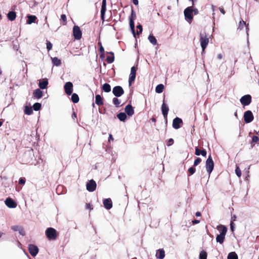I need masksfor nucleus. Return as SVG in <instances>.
<instances>
[{
	"mask_svg": "<svg viewBox=\"0 0 259 259\" xmlns=\"http://www.w3.org/2000/svg\"><path fill=\"white\" fill-rule=\"evenodd\" d=\"M217 229L220 232V234L218 235L216 237V240L218 242L222 244L225 240V236L227 231V228L225 226L220 225L217 226Z\"/></svg>",
	"mask_w": 259,
	"mask_h": 259,
	"instance_id": "1",
	"label": "nucleus"
},
{
	"mask_svg": "<svg viewBox=\"0 0 259 259\" xmlns=\"http://www.w3.org/2000/svg\"><path fill=\"white\" fill-rule=\"evenodd\" d=\"M47 238L50 240H56L58 236L57 231L53 228H48L45 231Z\"/></svg>",
	"mask_w": 259,
	"mask_h": 259,
	"instance_id": "2",
	"label": "nucleus"
},
{
	"mask_svg": "<svg viewBox=\"0 0 259 259\" xmlns=\"http://www.w3.org/2000/svg\"><path fill=\"white\" fill-rule=\"evenodd\" d=\"M200 42L202 51L204 52L209 42V38L205 32L200 33Z\"/></svg>",
	"mask_w": 259,
	"mask_h": 259,
	"instance_id": "3",
	"label": "nucleus"
},
{
	"mask_svg": "<svg viewBox=\"0 0 259 259\" xmlns=\"http://www.w3.org/2000/svg\"><path fill=\"white\" fill-rule=\"evenodd\" d=\"M214 162L211 155H209L206 160L205 167L207 172L210 175L214 168Z\"/></svg>",
	"mask_w": 259,
	"mask_h": 259,
	"instance_id": "4",
	"label": "nucleus"
},
{
	"mask_svg": "<svg viewBox=\"0 0 259 259\" xmlns=\"http://www.w3.org/2000/svg\"><path fill=\"white\" fill-rule=\"evenodd\" d=\"M185 17L186 19L190 23L191 22V21L193 20V7L192 6L188 7L185 10L184 12Z\"/></svg>",
	"mask_w": 259,
	"mask_h": 259,
	"instance_id": "5",
	"label": "nucleus"
},
{
	"mask_svg": "<svg viewBox=\"0 0 259 259\" xmlns=\"http://www.w3.org/2000/svg\"><path fill=\"white\" fill-rule=\"evenodd\" d=\"M251 96L248 94L242 96L240 99L241 104L244 106L249 105L251 103Z\"/></svg>",
	"mask_w": 259,
	"mask_h": 259,
	"instance_id": "6",
	"label": "nucleus"
},
{
	"mask_svg": "<svg viewBox=\"0 0 259 259\" xmlns=\"http://www.w3.org/2000/svg\"><path fill=\"white\" fill-rule=\"evenodd\" d=\"M243 118L245 122L250 123L253 120L254 116L251 111L247 110L244 112Z\"/></svg>",
	"mask_w": 259,
	"mask_h": 259,
	"instance_id": "7",
	"label": "nucleus"
},
{
	"mask_svg": "<svg viewBox=\"0 0 259 259\" xmlns=\"http://www.w3.org/2000/svg\"><path fill=\"white\" fill-rule=\"evenodd\" d=\"M73 34L75 39L79 40L81 38L82 32L79 26L75 25L73 28Z\"/></svg>",
	"mask_w": 259,
	"mask_h": 259,
	"instance_id": "8",
	"label": "nucleus"
},
{
	"mask_svg": "<svg viewBox=\"0 0 259 259\" xmlns=\"http://www.w3.org/2000/svg\"><path fill=\"white\" fill-rule=\"evenodd\" d=\"M113 95L116 97H119L124 94V90L120 86H115L112 90Z\"/></svg>",
	"mask_w": 259,
	"mask_h": 259,
	"instance_id": "9",
	"label": "nucleus"
},
{
	"mask_svg": "<svg viewBox=\"0 0 259 259\" xmlns=\"http://www.w3.org/2000/svg\"><path fill=\"white\" fill-rule=\"evenodd\" d=\"M86 187L87 190L92 192L95 191L97 187V184L94 180H91L87 183Z\"/></svg>",
	"mask_w": 259,
	"mask_h": 259,
	"instance_id": "10",
	"label": "nucleus"
},
{
	"mask_svg": "<svg viewBox=\"0 0 259 259\" xmlns=\"http://www.w3.org/2000/svg\"><path fill=\"white\" fill-rule=\"evenodd\" d=\"M28 249L29 252V253L32 256H35L37 255L39 249L37 246L34 244H29L28 246Z\"/></svg>",
	"mask_w": 259,
	"mask_h": 259,
	"instance_id": "11",
	"label": "nucleus"
},
{
	"mask_svg": "<svg viewBox=\"0 0 259 259\" xmlns=\"http://www.w3.org/2000/svg\"><path fill=\"white\" fill-rule=\"evenodd\" d=\"M137 68L133 66L131 68V73L129 76L128 83L129 85H131L132 82L135 80L136 76Z\"/></svg>",
	"mask_w": 259,
	"mask_h": 259,
	"instance_id": "12",
	"label": "nucleus"
},
{
	"mask_svg": "<svg viewBox=\"0 0 259 259\" xmlns=\"http://www.w3.org/2000/svg\"><path fill=\"white\" fill-rule=\"evenodd\" d=\"M161 111L163 115L164 118L167 122V114L169 111V108L167 105L164 103V100L163 101V103L161 106Z\"/></svg>",
	"mask_w": 259,
	"mask_h": 259,
	"instance_id": "13",
	"label": "nucleus"
},
{
	"mask_svg": "<svg viewBox=\"0 0 259 259\" xmlns=\"http://www.w3.org/2000/svg\"><path fill=\"white\" fill-rule=\"evenodd\" d=\"M73 84L71 82H67L64 85V90L67 95H70L73 92Z\"/></svg>",
	"mask_w": 259,
	"mask_h": 259,
	"instance_id": "14",
	"label": "nucleus"
},
{
	"mask_svg": "<svg viewBox=\"0 0 259 259\" xmlns=\"http://www.w3.org/2000/svg\"><path fill=\"white\" fill-rule=\"evenodd\" d=\"M183 120L179 117H176L172 121V127L175 129L180 128L183 125Z\"/></svg>",
	"mask_w": 259,
	"mask_h": 259,
	"instance_id": "15",
	"label": "nucleus"
},
{
	"mask_svg": "<svg viewBox=\"0 0 259 259\" xmlns=\"http://www.w3.org/2000/svg\"><path fill=\"white\" fill-rule=\"evenodd\" d=\"M5 204L8 207L11 208H15L17 205V203L10 197H8L6 199Z\"/></svg>",
	"mask_w": 259,
	"mask_h": 259,
	"instance_id": "16",
	"label": "nucleus"
},
{
	"mask_svg": "<svg viewBox=\"0 0 259 259\" xmlns=\"http://www.w3.org/2000/svg\"><path fill=\"white\" fill-rule=\"evenodd\" d=\"M106 11V0H103L101 10V19L104 21L105 20V14Z\"/></svg>",
	"mask_w": 259,
	"mask_h": 259,
	"instance_id": "17",
	"label": "nucleus"
},
{
	"mask_svg": "<svg viewBox=\"0 0 259 259\" xmlns=\"http://www.w3.org/2000/svg\"><path fill=\"white\" fill-rule=\"evenodd\" d=\"M104 206L107 209H110L112 207V201L110 198H106L103 201Z\"/></svg>",
	"mask_w": 259,
	"mask_h": 259,
	"instance_id": "18",
	"label": "nucleus"
},
{
	"mask_svg": "<svg viewBox=\"0 0 259 259\" xmlns=\"http://www.w3.org/2000/svg\"><path fill=\"white\" fill-rule=\"evenodd\" d=\"M49 84L47 78H44L39 80L38 86L40 89H45Z\"/></svg>",
	"mask_w": 259,
	"mask_h": 259,
	"instance_id": "19",
	"label": "nucleus"
},
{
	"mask_svg": "<svg viewBox=\"0 0 259 259\" xmlns=\"http://www.w3.org/2000/svg\"><path fill=\"white\" fill-rule=\"evenodd\" d=\"M124 110L126 114L129 116H131L134 114V110L131 104L127 105L125 106Z\"/></svg>",
	"mask_w": 259,
	"mask_h": 259,
	"instance_id": "20",
	"label": "nucleus"
},
{
	"mask_svg": "<svg viewBox=\"0 0 259 259\" xmlns=\"http://www.w3.org/2000/svg\"><path fill=\"white\" fill-rule=\"evenodd\" d=\"M165 251L163 248L159 249L156 250L155 255L156 258L159 259H163L165 257Z\"/></svg>",
	"mask_w": 259,
	"mask_h": 259,
	"instance_id": "21",
	"label": "nucleus"
},
{
	"mask_svg": "<svg viewBox=\"0 0 259 259\" xmlns=\"http://www.w3.org/2000/svg\"><path fill=\"white\" fill-rule=\"evenodd\" d=\"M195 155L199 156L200 155H201L202 156L206 157L207 152L206 151L203 149L202 150L199 149L198 147H195Z\"/></svg>",
	"mask_w": 259,
	"mask_h": 259,
	"instance_id": "22",
	"label": "nucleus"
},
{
	"mask_svg": "<svg viewBox=\"0 0 259 259\" xmlns=\"http://www.w3.org/2000/svg\"><path fill=\"white\" fill-rule=\"evenodd\" d=\"M43 95L42 92L40 89H37L33 91V96L36 99H40Z\"/></svg>",
	"mask_w": 259,
	"mask_h": 259,
	"instance_id": "23",
	"label": "nucleus"
},
{
	"mask_svg": "<svg viewBox=\"0 0 259 259\" xmlns=\"http://www.w3.org/2000/svg\"><path fill=\"white\" fill-rule=\"evenodd\" d=\"M95 103L98 106L103 105V98L100 95H97L95 97Z\"/></svg>",
	"mask_w": 259,
	"mask_h": 259,
	"instance_id": "24",
	"label": "nucleus"
},
{
	"mask_svg": "<svg viewBox=\"0 0 259 259\" xmlns=\"http://www.w3.org/2000/svg\"><path fill=\"white\" fill-rule=\"evenodd\" d=\"M8 18L10 21H14L16 17V14L15 12L10 11L8 13L7 15Z\"/></svg>",
	"mask_w": 259,
	"mask_h": 259,
	"instance_id": "25",
	"label": "nucleus"
},
{
	"mask_svg": "<svg viewBox=\"0 0 259 259\" xmlns=\"http://www.w3.org/2000/svg\"><path fill=\"white\" fill-rule=\"evenodd\" d=\"M108 54H110L111 56H107L106 58V61L108 63H112L114 61V53L113 52H109Z\"/></svg>",
	"mask_w": 259,
	"mask_h": 259,
	"instance_id": "26",
	"label": "nucleus"
},
{
	"mask_svg": "<svg viewBox=\"0 0 259 259\" xmlns=\"http://www.w3.org/2000/svg\"><path fill=\"white\" fill-rule=\"evenodd\" d=\"M117 117L121 121H124L127 118L126 113L123 112L118 113Z\"/></svg>",
	"mask_w": 259,
	"mask_h": 259,
	"instance_id": "27",
	"label": "nucleus"
},
{
	"mask_svg": "<svg viewBox=\"0 0 259 259\" xmlns=\"http://www.w3.org/2000/svg\"><path fill=\"white\" fill-rule=\"evenodd\" d=\"M36 19L37 18L35 16L29 15L28 16V19L27 20V23L30 24L32 23H34Z\"/></svg>",
	"mask_w": 259,
	"mask_h": 259,
	"instance_id": "28",
	"label": "nucleus"
},
{
	"mask_svg": "<svg viewBox=\"0 0 259 259\" xmlns=\"http://www.w3.org/2000/svg\"><path fill=\"white\" fill-rule=\"evenodd\" d=\"M102 90L106 93H109L111 91V86L109 84L105 83L102 86Z\"/></svg>",
	"mask_w": 259,
	"mask_h": 259,
	"instance_id": "29",
	"label": "nucleus"
},
{
	"mask_svg": "<svg viewBox=\"0 0 259 259\" xmlns=\"http://www.w3.org/2000/svg\"><path fill=\"white\" fill-rule=\"evenodd\" d=\"M130 25L131 30L132 31V32H133L134 36L135 37L136 33H135V24H134V20L132 18H130Z\"/></svg>",
	"mask_w": 259,
	"mask_h": 259,
	"instance_id": "30",
	"label": "nucleus"
},
{
	"mask_svg": "<svg viewBox=\"0 0 259 259\" xmlns=\"http://www.w3.org/2000/svg\"><path fill=\"white\" fill-rule=\"evenodd\" d=\"M148 39L149 41L153 44V45H155L157 44V40L154 36L152 34H150L148 36Z\"/></svg>",
	"mask_w": 259,
	"mask_h": 259,
	"instance_id": "31",
	"label": "nucleus"
},
{
	"mask_svg": "<svg viewBox=\"0 0 259 259\" xmlns=\"http://www.w3.org/2000/svg\"><path fill=\"white\" fill-rule=\"evenodd\" d=\"M259 141V138L257 136H254L252 138L251 142H250L251 147L253 148L255 144L254 143H256Z\"/></svg>",
	"mask_w": 259,
	"mask_h": 259,
	"instance_id": "32",
	"label": "nucleus"
},
{
	"mask_svg": "<svg viewBox=\"0 0 259 259\" xmlns=\"http://www.w3.org/2000/svg\"><path fill=\"white\" fill-rule=\"evenodd\" d=\"M164 90V85L162 84L157 85L155 89V91L157 93H161Z\"/></svg>",
	"mask_w": 259,
	"mask_h": 259,
	"instance_id": "33",
	"label": "nucleus"
},
{
	"mask_svg": "<svg viewBox=\"0 0 259 259\" xmlns=\"http://www.w3.org/2000/svg\"><path fill=\"white\" fill-rule=\"evenodd\" d=\"M238 255L235 252H231L228 254V259H238Z\"/></svg>",
	"mask_w": 259,
	"mask_h": 259,
	"instance_id": "34",
	"label": "nucleus"
},
{
	"mask_svg": "<svg viewBox=\"0 0 259 259\" xmlns=\"http://www.w3.org/2000/svg\"><path fill=\"white\" fill-rule=\"evenodd\" d=\"M79 97L78 96L75 94V93H73L72 95V96H71V101L74 103H77L79 101Z\"/></svg>",
	"mask_w": 259,
	"mask_h": 259,
	"instance_id": "35",
	"label": "nucleus"
},
{
	"mask_svg": "<svg viewBox=\"0 0 259 259\" xmlns=\"http://www.w3.org/2000/svg\"><path fill=\"white\" fill-rule=\"evenodd\" d=\"M52 62L53 64L57 66H59L61 64V60L57 57L52 58Z\"/></svg>",
	"mask_w": 259,
	"mask_h": 259,
	"instance_id": "36",
	"label": "nucleus"
},
{
	"mask_svg": "<svg viewBox=\"0 0 259 259\" xmlns=\"http://www.w3.org/2000/svg\"><path fill=\"white\" fill-rule=\"evenodd\" d=\"M207 254L205 251L202 250L199 254L200 259H207Z\"/></svg>",
	"mask_w": 259,
	"mask_h": 259,
	"instance_id": "37",
	"label": "nucleus"
},
{
	"mask_svg": "<svg viewBox=\"0 0 259 259\" xmlns=\"http://www.w3.org/2000/svg\"><path fill=\"white\" fill-rule=\"evenodd\" d=\"M41 107V105L40 103H35L33 105V109L35 111H38L40 109Z\"/></svg>",
	"mask_w": 259,
	"mask_h": 259,
	"instance_id": "38",
	"label": "nucleus"
},
{
	"mask_svg": "<svg viewBox=\"0 0 259 259\" xmlns=\"http://www.w3.org/2000/svg\"><path fill=\"white\" fill-rule=\"evenodd\" d=\"M62 22V24L63 25H66L67 24V17L65 14H62L61 15V19Z\"/></svg>",
	"mask_w": 259,
	"mask_h": 259,
	"instance_id": "39",
	"label": "nucleus"
},
{
	"mask_svg": "<svg viewBox=\"0 0 259 259\" xmlns=\"http://www.w3.org/2000/svg\"><path fill=\"white\" fill-rule=\"evenodd\" d=\"M113 103L116 107H119L120 104V101L117 98H113Z\"/></svg>",
	"mask_w": 259,
	"mask_h": 259,
	"instance_id": "40",
	"label": "nucleus"
},
{
	"mask_svg": "<svg viewBox=\"0 0 259 259\" xmlns=\"http://www.w3.org/2000/svg\"><path fill=\"white\" fill-rule=\"evenodd\" d=\"M25 113L27 115H30L32 113L33 111L31 107L26 106L24 110Z\"/></svg>",
	"mask_w": 259,
	"mask_h": 259,
	"instance_id": "41",
	"label": "nucleus"
},
{
	"mask_svg": "<svg viewBox=\"0 0 259 259\" xmlns=\"http://www.w3.org/2000/svg\"><path fill=\"white\" fill-rule=\"evenodd\" d=\"M245 26H246V22L243 20H241L239 22L238 29L242 30Z\"/></svg>",
	"mask_w": 259,
	"mask_h": 259,
	"instance_id": "42",
	"label": "nucleus"
},
{
	"mask_svg": "<svg viewBox=\"0 0 259 259\" xmlns=\"http://www.w3.org/2000/svg\"><path fill=\"white\" fill-rule=\"evenodd\" d=\"M235 173L236 175L240 178L241 176V171L240 169L239 168V166H236V169H235Z\"/></svg>",
	"mask_w": 259,
	"mask_h": 259,
	"instance_id": "43",
	"label": "nucleus"
},
{
	"mask_svg": "<svg viewBox=\"0 0 259 259\" xmlns=\"http://www.w3.org/2000/svg\"><path fill=\"white\" fill-rule=\"evenodd\" d=\"M201 161V159L199 157H197L194 162V166H196L198 165Z\"/></svg>",
	"mask_w": 259,
	"mask_h": 259,
	"instance_id": "44",
	"label": "nucleus"
},
{
	"mask_svg": "<svg viewBox=\"0 0 259 259\" xmlns=\"http://www.w3.org/2000/svg\"><path fill=\"white\" fill-rule=\"evenodd\" d=\"M196 171V169L195 167H194L193 166L192 167H190L189 169H188V172L190 173V174L191 175H193V174L195 173Z\"/></svg>",
	"mask_w": 259,
	"mask_h": 259,
	"instance_id": "45",
	"label": "nucleus"
},
{
	"mask_svg": "<svg viewBox=\"0 0 259 259\" xmlns=\"http://www.w3.org/2000/svg\"><path fill=\"white\" fill-rule=\"evenodd\" d=\"M137 28L139 30V31H137V34L139 35L140 33H141L143 30L142 26L141 24L138 25L137 26Z\"/></svg>",
	"mask_w": 259,
	"mask_h": 259,
	"instance_id": "46",
	"label": "nucleus"
},
{
	"mask_svg": "<svg viewBox=\"0 0 259 259\" xmlns=\"http://www.w3.org/2000/svg\"><path fill=\"white\" fill-rule=\"evenodd\" d=\"M21 227L19 226H12L11 229L14 231H19V229H20Z\"/></svg>",
	"mask_w": 259,
	"mask_h": 259,
	"instance_id": "47",
	"label": "nucleus"
},
{
	"mask_svg": "<svg viewBox=\"0 0 259 259\" xmlns=\"http://www.w3.org/2000/svg\"><path fill=\"white\" fill-rule=\"evenodd\" d=\"M52 48V44L51 42L48 41L47 42V49L48 51H50Z\"/></svg>",
	"mask_w": 259,
	"mask_h": 259,
	"instance_id": "48",
	"label": "nucleus"
},
{
	"mask_svg": "<svg viewBox=\"0 0 259 259\" xmlns=\"http://www.w3.org/2000/svg\"><path fill=\"white\" fill-rule=\"evenodd\" d=\"M174 140L172 138H170L168 140V141L166 143V145L168 146H170L174 144Z\"/></svg>",
	"mask_w": 259,
	"mask_h": 259,
	"instance_id": "49",
	"label": "nucleus"
},
{
	"mask_svg": "<svg viewBox=\"0 0 259 259\" xmlns=\"http://www.w3.org/2000/svg\"><path fill=\"white\" fill-rule=\"evenodd\" d=\"M19 233L20 235L24 236L25 235V232L24 229L21 227L19 230Z\"/></svg>",
	"mask_w": 259,
	"mask_h": 259,
	"instance_id": "50",
	"label": "nucleus"
},
{
	"mask_svg": "<svg viewBox=\"0 0 259 259\" xmlns=\"http://www.w3.org/2000/svg\"><path fill=\"white\" fill-rule=\"evenodd\" d=\"M25 183V178H21L19 180V185H24Z\"/></svg>",
	"mask_w": 259,
	"mask_h": 259,
	"instance_id": "51",
	"label": "nucleus"
},
{
	"mask_svg": "<svg viewBox=\"0 0 259 259\" xmlns=\"http://www.w3.org/2000/svg\"><path fill=\"white\" fill-rule=\"evenodd\" d=\"M85 208L92 210L93 209L92 205L90 203H86Z\"/></svg>",
	"mask_w": 259,
	"mask_h": 259,
	"instance_id": "52",
	"label": "nucleus"
},
{
	"mask_svg": "<svg viewBox=\"0 0 259 259\" xmlns=\"http://www.w3.org/2000/svg\"><path fill=\"white\" fill-rule=\"evenodd\" d=\"M99 44L100 45V47L99 48V51L101 53H104V49L103 47V46L101 45V43L100 42Z\"/></svg>",
	"mask_w": 259,
	"mask_h": 259,
	"instance_id": "53",
	"label": "nucleus"
},
{
	"mask_svg": "<svg viewBox=\"0 0 259 259\" xmlns=\"http://www.w3.org/2000/svg\"><path fill=\"white\" fill-rule=\"evenodd\" d=\"M234 223L233 222V221H231V224H230V228H231V230L232 232L234 231Z\"/></svg>",
	"mask_w": 259,
	"mask_h": 259,
	"instance_id": "54",
	"label": "nucleus"
},
{
	"mask_svg": "<svg viewBox=\"0 0 259 259\" xmlns=\"http://www.w3.org/2000/svg\"><path fill=\"white\" fill-rule=\"evenodd\" d=\"M136 17V14L134 12L133 10H132L131 16L130 18H132L133 19Z\"/></svg>",
	"mask_w": 259,
	"mask_h": 259,
	"instance_id": "55",
	"label": "nucleus"
},
{
	"mask_svg": "<svg viewBox=\"0 0 259 259\" xmlns=\"http://www.w3.org/2000/svg\"><path fill=\"white\" fill-rule=\"evenodd\" d=\"M193 13H194V15H197L198 14V10L195 8L193 9Z\"/></svg>",
	"mask_w": 259,
	"mask_h": 259,
	"instance_id": "56",
	"label": "nucleus"
},
{
	"mask_svg": "<svg viewBox=\"0 0 259 259\" xmlns=\"http://www.w3.org/2000/svg\"><path fill=\"white\" fill-rule=\"evenodd\" d=\"M200 222V221L199 220H194L192 221V224L193 225H195V224H198Z\"/></svg>",
	"mask_w": 259,
	"mask_h": 259,
	"instance_id": "57",
	"label": "nucleus"
},
{
	"mask_svg": "<svg viewBox=\"0 0 259 259\" xmlns=\"http://www.w3.org/2000/svg\"><path fill=\"white\" fill-rule=\"evenodd\" d=\"M133 3L136 6H138L139 5L138 0H133Z\"/></svg>",
	"mask_w": 259,
	"mask_h": 259,
	"instance_id": "58",
	"label": "nucleus"
},
{
	"mask_svg": "<svg viewBox=\"0 0 259 259\" xmlns=\"http://www.w3.org/2000/svg\"><path fill=\"white\" fill-rule=\"evenodd\" d=\"M219 10L220 11V12L223 14H225V11L224 10V9L223 8H219Z\"/></svg>",
	"mask_w": 259,
	"mask_h": 259,
	"instance_id": "59",
	"label": "nucleus"
},
{
	"mask_svg": "<svg viewBox=\"0 0 259 259\" xmlns=\"http://www.w3.org/2000/svg\"><path fill=\"white\" fill-rule=\"evenodd\" d=\"M114 139L112 136V135H109V139H108V141L109 142H110V141H113Z\"/></svg>",
	"mask_w": 259,
	"mask_h": 259,
	"instance_id": "60",
	"label": "nucleus"
},
{
	"mask_svg": "<svg viewBox=\"0 0 259 259\" xmlns=\"http://www.w3.org/2000/svg\"><path fill=\"white\" fill-rule=\"evenodd\" d=\"M195 215L196 217H200L201 215V214L200 212L197 211L196 212Z\"/></svg>",
	"mask_w": 259,
	"mask_h": 259,
	"instance_id": "61",
	"label": "nucleus"
},
{
	"mask_svg": "<svg viewBox=\"0 0 259 259\" xmlns=\"http://www.w3.org/2000/svg\"><path fill=\"white\" fill-rule=\"evenodd\" d=\"M223 57V56L221 54H220L218 55V58L219 59H221Z\"/></svg>",
	"mask_w": 259,
	"mask_h": 259,
	"instance_id": "62",
	"label": "nucleus"
},
{
	"mask_svg": "<svg viewBox=\"0 0 259 259\" xmlns=\"http://www.w3.org/2000/svg\"><path fill=\"white\" fill-rule=\"evenodd\" d=\"M236 218V217L235 215H234L233 217L232 218V221H235V219Z\"/></svg>",
	"mask_w": 259,
	"mask_h": 259,
	"instance_id": "63",
	"label": "nucleus"
},
{
	"mask_svg": "<svg viewBox=\"0 0 259 259\" xmlns=\"http://www.w3.org/2000/svg\"><path fill=\"white\" fill-rule=\"evenodd\" d=\"M151 120H152L153 122H155L156 121V118H155L154 117H152V118H151Z\"/></svg>",
	"mask_w": 259,
	"mask_h": 259,
	"instance_id": "64",
	"label": "nucleus"
}]
</instances>
